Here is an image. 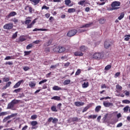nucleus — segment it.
Instances as JSON below:
<instances>
[{
	"instance_id": "obj_13",
	"label": "nucleus",
	"mask_w": 130,
	"mask_h": 130,
	"mask_svg": "<svg viewBox=\"0 0 130 130\" xmlns=\"http://www.w3.org/2000/svg\"><path fill=\"white\" fill-rule=\"evenodd\" d=\"M16 15H17V13L15 11H12L7 16V18H8V19H10L11 17H14L16 16Z\"/></svg>"
},
{
	"instance_id": "obj_15",
	"label": "nucleus",
	"mask_w": 130,
	"mask_h": 130,
	"mask_svg": "<svg viewBox=\"0 0 130 130\" xmlns=\"http://www.w3.org/2000/svg\"><path fill=\"white\" fill-rule=\"evenodd\" d=\"M48 29L46 28H35L32 30L33 32H35L36 31H48Z\"/></svg>"
},
{
	"instance_id": "obj_5",
	"label": "nucleus",
	"mask_w": 130,
	"mask_h": 130,
	"mask_svg": "<svg viewBox=\"0 0 130 130\" xmlns=\"http://www.w3.org/2000/svg\"><path fill=\"white\" fill-rule=\"evenodd\" d=\"M18 115V113H15L12 114L9 116H8L7 117H6L3 120V122H6V121H8L9 119H10V118H12L13 117H15V116H17Z\"/></svg>"
},
{
	"instance_id": "obj_52",
	"label": "nucleus",
	"mask_w": 130,
	"mask_h": 130,
	"mask_svg": "<svg viewBox=\"0 0 130 130\" xmlns=\"http://www.w3.org/2000/svg\"><path fill=\"white\" fill-rule=\"evenodd\" d=\"M57 121H58V119L56 118H54V119L53 118V121H52L53 123H56Z\"/></svg>"
},
{
	"instance_id": "obj_42",
	"label": "nucleus",
	"mask_w": 130,
	"mask_h": 130,
	"mask_svg": "<svg viewBox=\"0 0 130 130\" xmlns=\"http://www.w3.org/2000/svg\"><path fill=\"white\" fill-rule=\"evenodd\" d=\"M28 11L29 12L30 14H32V13L34 12V9L31 7H28Z\"/></svg>"
},
{
	"instance_id": "obj_50",
	"label": "nucleus",
	"mask_w": 130,
	"mask_h": 130,
	"mask_svg": "<svg viewBox=\"0 0 130 130\" xmlns=\"http://www.w3.org/2000/svg\"><path fill=\"white\" fill-rule=\"evenodd\" d=\"M21 90H22V88H18L16 89H15L13 92H15V93H19V92H21Z\"/></svg>"
},
{
	"instance_id": "obj_8",
	"label": "nucleus",
	"mask_w": 130,
	"mask_h": 130,
	"mask_svg": "<svg viewBox=\"0 0 130 130\" xmlns=\"http://www.w3.org/2000/svg\"><path fill=\"white\" fill-rule=\"evenodd\" d=\"M65 5L67 6V7H73L74 4L72 3V1L71 0H65L64 1Z\"/></svg>"
},
{
	"instance_id": "obj_55",
	"label": "nucleus",
	"mask_w": 130,
	"mask_h": 130,
	"mask_svg": "<svg viewBox=\"0 0 130 130\" xmlns=\"http://www.w3.org/2000/svg\"><path fill=\"white\" fill-rule=\"evenodd\" d=\"M5 64H8L9 66H13V62H12V61H7L5 63Z\"/></svg>"
},
{
	"instance_id": "obj_36",
	"label": "nucleus",
	"mask_w": 130,
	"mask_h": 130,
	"mask_svg": "<svg viewBox=\"0 0 130 130\" xmlns=\"http://www.w3.org/2000/svg\"><path fill=\"white\" fill-rule=\"evenodd\" d=\"M10 59H14V57L8 56L5 58V60H10Z\"/></svg>"
},
{
	"instance_id": "obj_24",
	"label": "nucleus",
	"mask_w": 130,
	"mask_h": 130,
	"mask_svg": "<svg viewBox=\"0 0 130 130\" xmlns=\"http://www.w3.org/2000/svg\"><path fill=\"white\" fill-rule=\"evenodd\" d=\"M85 4H86V0L80 1L78 3V4L80 6H85Z\"/></svg>"
},
{
	"instance_id": "obj_31",
	"label": "nucleus",
	"mask_w": 130,
	"mask_h": 130,
	"mask_svg": "<svg viewBox=\"0 0 130 130\" xmlns=\"http://www.w3.org/2000/svg\"><path fill=\"white\" fill-rule=\"evenodd\" d=\"M76 9L75 8H69L68 9V13H75Z\"/></svg>"
},
{
	"instance_id": "obj_35",
	"label": "nucleus",
	"mask_w": 130,
	"mask_h": 130,
	"mask_svg": "<svg viewBox=\"0 0 130 130\" xmlns=\"http://www.w3.org/2000/svg\"><path fill=\"white\" fill-rule=\"evenodd\" d=\"M71 83V80H64L63 82V85H69Z\"/></svg>"
},
{
	"instance_id": "obj_30",
	"label": "nucleus",
	"mask_w": 130,
	"mask_h": 130,
	"mask_svg": "<svg viewBox=\"0 0 130 130\" xmlns=\"http://www.w3.org/2000/svg\"><path fill=\"white\" fill-rule=\"evenodd\" d=\"M124 18V13H121L119 16V17H118V20H122V19H123Z\"/></svg>"
},
{
	"instance_id": "obj_62",
	"label": "nucleus",
	"mask_w": 130,
	"mask_h": 130,
	"mask_svg": "<svg viewBox=\"0 0 130 130\" xmlns=\"http://www.w3.org/2000/svg\"><path fill=\"white\" fill-rule=\"evenodd\" d=\"M32 27H33V25L31 23H30L29 24H27V28H32Z\"/></svg>"
},
{
	"instance_id": "obj_29",
	"label": "nucleus",
	"mask_w": 130,
	"mask_h": 130,
	"mask_svg": "<svg viewBox=\"0 0 130 130\" xmlns=\"http://www.w3.org/2000/svg\"><path fill=\"white\" fill-rule=\"evenodd\" d=\"M26 41V38H25V37L24 36H20L19 37V41H20V42H23V41Z\"/></svg>"
},
{
	"instance_id": "obj_21",
	"label": "nucleus",
	"mask_w": 130,
	"mask_h": 130,
	"mask_svg": "<svg viewBox=\"0 0 130 130\" xmlns=\"http://www.w3.org/2000/svg\"><path fill=\"white\" fill-rule=\"evenodd\" d=\"M51 110L53 111V112H57V108H56V106H52L51 107Z\"/></svg>"
},
{
	"instance_id": "obj_38",
	"label": "nucleus",
	"mask_w": 130,
	"mask_h": 130,
	"mask_svg": "<svg viewBox=\"0 0 130 130\" xmlns=\"http://www.w3.org/2000/svg\"><path fill=\"white\" fill-rule=\"evenodd\" d=\"M122 102L124 104H129L130 101H129L128 100H123Z\"/></svg>"
},
{
	"instance_id": "obj_61",
	"label": "nucleus",
	"mask_w": 130,
	"mask_h": 130,
	"mask_svg": "<svg viewBox=\"0 0 130 130\" xmlns=\"http://www.w3.org/2000/svg\"><path fill=\"white\" fill-rule=\"evenodd\" d=\"M40 42V40H37V41H34L32 43H34V44H39Z\"/></svg>"
},
{
	"instance_id": "obj_6",
	"label": "nucleus",
	"mask_w": 130,
	"mask_h": 130,
	"mask_svg": "<svg viewBox=\"0 0 130 130\" xmlns=\"http://www.w3.org/2000/svg\"><path fill=\"white\" fill-rule=\"evenodd\" d=\"M103 105L105 107H113V104L108 102H104Z\"/></svg>"
},
{
	"instance_id": "obj_60",
	"label": "nucleus",
	"mask_w": 130,
	"mask_h": 130,
	"mask_svg": "<svg viewBox=\"0 0 130 130\" xmlns=\"http://www.w3.org/2000/svg\"><path fill=\"white\" fill-rule=\"evenodd\" d=\"M61 103H59L57 105V109H59V110H60V108L61 107Z\"/></svg>"
},
{
	"instance_id": "obj_23",
	"label": "nucleus",
	"mask_w": 130,
	"mask_h": 130,
	"mask_svg": "<svg viewBox=\"0 0 130 130\" xmlns=\"http://www.w3.org/2000/svg\"><path fill=\"white\" fill-rule=\"evenodd\" d=\"M54 52H58L59 53V46H56L53 49Z\"/></svg>"
},
{
	"instance_id": "obj_25",
	"label": "nucleus",
	"mask_w": 130,
	"mask_h": 130,
	"mask_svg": "<svg viewBox=\"0 0 130 130\" xmlns=\"http://www.w3.org/2000/svg\"><path fill=\"white\" fill-rule=\"evenodd\" d=\"M52 42L51 41V40H49L47 42L44 44V46H45V47H47L49 46V45L51 44Z\"/></svg>"
},
{
	"instance_id": "obj_19",
	"label": "nucleus",
	"mask_w": 130,
	"mask_h": 130,
	"mask_svg": "<svg viewBox=\"0 0 130 130\" xmlns=\"http://www.w3.org/2000/svg\"><path fill=\"white\" fill-rule=\"evenodd\" d=\"M52 89L54 90V91H59V90H62L61 87H59L58 86L56 85L53 87Z\"/></svg>"
},
{
	"instance_id": "obj_49",
	"label": "nucleus",
	"mask_w": 130,
	"mask_h": 130,
	"mask_svg": "<svg viewBox=\"0 0 130 130\" xmlns=\"http://www.w3.org/2000/svg\"><path fill=\"white\" fill-rule=\"evenodd\" d=\"M17 36H18V32H16L15 34H14L12 36V39H15L17 38Z\"/></svg>"
},
{
	"instance_id": "obj_14",
	"label": "nucleus",
	"mask_w": 130,
	"mask_h": 130,
	"mask_svg": "<svg viewBox=\"0 0 130 130\" xmlns=\"http://www.w3.org/2000/svg\"><path fill=\"white\" fill-rule=\"evenodd\" d=\"M30 2H31L32 5L34 6H37L39 4L40 0H29Z\"/></svg>"
},
{
	"instance_id": "obj_64",
	"label": "nucleus",
	"mask_w": 130,
	"mask_h": 130,
	"mask_svg": "<svg viewBox=\"0 0 130 130\" xmlns=\"http://www.w3.org/2000/svg\"><path fill=\"white\" fill-rule=\"evenodd\" d=\"M49 51H50L49 48H46L45 49V52H46V53L49 52Z\"/></svg>"
},
{
	"instance_id": "obj_53",
	"label": "nucleus",
	"mask_w": 130,
	"mask_h": 130,
	"mask_svg": "<svg viewBox=\"0 0 130 130\" xmlns=\"http://www.w3.org/2000/svg\"><path fill=\"white\" fill-rule=\"evenodd\" d=\"M44 9L45 10H49V7L44 5L42 7V10H44Z\"/></svg>"
},
{
	"instance_id": "obj_51",
	"label": "nucleus",
	"mask_w": 130,
	"mask_h": 130,
	"mask_svg": "<svg viewBox=\"0 0 130 130\" xmlns=\"http://www.w3.org/2000/svg\"><path fill=\"white\" fill-rule=\"evenodd\" d=\"M37 118V115H33L31 116V119L34 120Z\"/></svg>"
},
{
	"instance_id": "obj_7",
	"label": "nucleus",
	"mask_w": 130,
	"mask_h": 130,
	"mask_svg": "<svg viewBox=\"0 0 130 130\" xmlns=\"http://www.w3.org/2000/svg\"><path fill=\"white\" fill-rule=\"evenodd\" d=\"M78 120H79V118L78 117H71L68 120V122L69 123H71V122L78 121Z\"/></svg>"
},
{
	"instance_id": "obj_45",
	"label": "nucleus",
	"mask_w": 130,
	"mask_h": 130,
	"mask_svg": "<svg viewBox=\"0 0 130 130\" xmlns=\"http://www.w3.org/2000/svg\"><path fill=\"white\" fill-rule=\"evenodd\" d=\"M11 21L12 22H14V23L15 24H17V23H18L19 22V20L17 19H16V18L12 19Z\"/></svg>"
},
{
	"instance_id": "obj_41",
	"label": "nucleus",
	"mask_w": 130,
	"mask_h": 130,
	"mask_svg": "<svg viewBox=\"0 0 130 130\" xmlns=\"http://www.w3.org/2000/svg\"><path fill=\"white\" fill-rule=\"evenodd\" d=\"M128 109H129V107L128 106L125 107L123 108L124 112H127V111H128Z\"/></svg>"
},
{
	"instance_id": "obj_10",
	"label": "nucleus",
	"mask_w": 130,
	"mask_h": 130,
	"mask_svg": "<svg viewBox=\"0 0 130 130\" xmlns=\"http://www.w3.org/2000/svg\"><path fill=\"white\" fill-rule=\"evenodd\" d=\"M111 46V43L109 41H106L105 42V48H109V47Z\"/></svg>"
},
{
	"instance_id": "obj_18",
	"label": "nucleus",
	"mask_w": 130,
	"mask_h": 130,
	"mask_svg": "<svg viewBox=\"0 0 130 130\" xmlns=\"http://www.w3.org/2000/svg\"><path fill=\"white\" fill-rule=\"evenodd\" d=\"M82 88L84 89L86 88H88V87H89V82H85L83 83V84H82Z\"/></svg>"
},
{
	"instance_id": "obj_40",
	"label": "nucleus",
	"mask_w": 130,
	"mask_h": 130,
	"mask_svg": "<svg viewBox=\"0 0 130 130\" xmlns=\"http://www.w3.org/2000/svg\"><path fill=\"white\" fill-rule=\"evenodd\" d=\"M32 47H33V44H29L26 46V49H31Z\"/></svg>"
},
{
	"instance_id": "obj_2",
	"label": "nucleus",
	"mask_w": 130,
	"mask_h": 130,
	"mask_svg": "<svg viewBox=\"0 0 130 130\" xmlns=\"http://www.w3.org/2000/svg\"><path fill=\"white\" fill-rule=\"evenodd\" d=\"M92 57L94 59H101V58L104 57V54L103 53H95L93 55Z\"/></svg>"
},
{
	"instance_id": "obj_12",
	"label": "nucleus",
	"mask_w": 130,
	"mask_h": 130,
	"mask_svg": "<svg viewBox=\"0 0 130 130\" xmlns=\"http://www.w3.org/2000/svg\"><path fill=\"white\" fill-rule=\"evenodd\" d=\"M74 104L76 106L80 107L85 105V103L82 102H75Z\"/></svg>"
},
{
	"instance_id": "obj_34",
	"label": "nucleus",
	"mask_w": 130,
	"mask_h": 130,
	"mask_svg": "<svg viewBox=\"0 0 130 130\" xmlns=\"http://www.w3.org/2000/svg\"><path fill=\"white\" fill-rule=\"evenodd\" d=\"M106 21V20H105V19L101 18V19L99 20V23L100 24H104Z\"/></svg>"
},
{
	"instance_id": "obj_37",
	"label": "nucleus",
	"mask_w": 130,
	"mask_h": 130,
	"mask_svg": "<svg viewBox=\"0 0 130 130\" xmlns=\"http://www.w3.org/2000/svg\"><path fill=\"white\" fill-rule=\"evenodd\" d=\"M101 110V106H98L95 108V111L96 112H99L100 110Z\"/></svg>"
},
{
	"instance_id": "obj_32",
	"label": "nucleus",
	"mask_w": 130,
	"mask_h": 130,
	"mask_svg": "<svg viewBox=\"0 0 130 130\" xmlns=\"http://www.w3.org/2000/svg\"><path fill=\"white\" fill-rule=\"evenodd\" d=\"M116 88L117 89V91H120L121 90H122V87H121L120 85L117 84L116 86Z\"/></svg>"
},
{
	"instance_id": "obj_20",
	"label": "nucleus",
	"mask_w": 130,
	"mask_h": 130,
	"mask_svg": "<svg viewBox=\"0 0 130 130\" xmlns=\"http://www.w3.org/2000/svg\"><path fill=\"white\" fill-rule=\"evenodd\" d=\"M8 114H10V112H2L0 113V116H5V115H8Z\"/></svg>"
},
{
	"instance_id": "obj_59",
	"label": "nucleus",
	"mask_w": 130,
	"mask_h": 130,
	"mask_svg": "<svg viewBox=\"0 0 130 130\" xmlns=\"http://www.w3.org/2000/svg\"><path fill=\"white\" fill-rule=\"evenodd\" d=\"M120 75V73H119V72H117V73H115L114 78H117V77H118Z\"/></svg>"
},
{
	"instance_id": "obj_39",
	"label": "nucleus",
	"mask_w": 130,
	"mask_h": 130,
	"mask_svg": "<svg viewBox=\"0 0 130 130\" xmlns=\"http://www.w3.org/2000/svg\"><path fill=\"white\" fill-rule=\"evenodd\" d=\"M24 23H25V25H29V24H30V23H31V20L25 19V21Z\"/></svg>"
},
{
	"instance_id": "obj_17",
	"label": "nucleus",
	"mask_w": 130,
	"mask_h": 130,
	"mask_svg": "<svg viewBox=\"0 0 130 130\" xmlns=\"http://www.w3.org/2000/svg\"><path fill=\"white\" fill-rule=\"evenodd\" d=\"M74 54H75V56H83L84 54L83 53H82L81 52L78 51V52H75L74 53Z\"/></svg>"
},
{
	"instance_id": "obj_63",
	"label": "nucleus",
	"mask_w": 130,
	"mask_h": 130,
	"mask_svg": "<svg viewBox=\"0 0 130 130\" xmlns=\"http://www.w3.org/2000/svg\"><path fill=\"white\" fill-rule=\"evenodd\" d=\"M122 125V123L121 122L118 123L117 126L116 127H121V126Z\"/></svg>"
},
{
	"instance_id": "obj_57",
	"label": "nucleus",
	"mask_w": 130,
	"mask_h": 130,
	"mask_svg": "<svg viewBox=\"0 0 130 130\" xmlns=\"http://www.w3.org/2000/svg\"><path fill=\"white\" fill-rule=\"evenodd\" d=\"M30 53H31V51H24V55H29V54H30Z\"/></svg>"
},
{
	"instance_id": "obj_9",
	"label": "nucleus",
	"mask_w": 130,
	"mask_h": 130,
	"mask_svg": "<svg viewBox=\"0 0 130 130\" xmlns=\"http://www.w3.org/2000/svg\"><path fill=\"white\" fill-rule=\"evenodd\" d=\"M21 83H24V80H21L18 81L14 86L13 88L14 89H17V88H19V86L21 85Z\"/></svg>"
},
{
	"instance_id": "obj_16",
	"label": "nucleus",
	"mask_w": 130,
	"mask_h": 130,
	"mask_svg": "<svg viewBox=\"0 0 130 130\" xmlns=\"http://www.w3.org/2000/svg\"><path fill=\"white\" fill-rule=\"evenodd\" d=\"M14 106L15 105L11 102L8 105L7 109H12V108H13Z\"/></svg>"
},
{
	"instance_id": "obj_3",
	"label": "nucleus",
	"mask_w": 130,
	"mask_h": 130,
	"mask_svg": "<svg viewBox=\"0 0 130 130\" xmlns=\"http://www.w3.org/2000/svg\"><path fill=\"white\" fill-rule=\"evenodd\" d=\"M76 33H78V30H77L76 29H73L70 30L68 32L67 36H68V37H73V36H75V35H76Z\"/></svg>"
},
{
	"instance_id": "obj_43",
	"label": "nucleus",
	"mask_w": 130,
	"mask_h": 130,
	"mask_svg": "<svg viewBox=\"0 0 130 130\" xmlns=\"http://www.w3.org/2000/svg\"><path fill=\"white\" fill-rule=\"evenodd\" d=\"M19 101L18 100H13L11 101V102L15 105V104H17L19 103Z\"/></svg>"
},
{
	"instance_id": "obj_56",
	"label": "nucleus",
	"mask_w": 130,
	"mask_h": 130,
	"mask_svg": "<svg viewBox=\"0 0 130 130\" xmlns=\"http://www.w3.org/2000/svg\"><path fill=\"white\" fill-rule=\"evenodd\" d=\"M89 108V106H86V107H85L84 109H83V111H82V112H86V111H87V110H88V109Z\"/></svg>"
},
{
	"instance_id": "obj_4",
	"label": "nucleus",
	"mask_w": 130,
	"mask_h": 130,
	"mask_svg": "<svg viewBox=\"0 0 130 130\" xmlns=\"http://www.w3.org/2000/svg\"><path fill=\"white\" fill-rule=\"evenodd\" d=\"M13 27H14V24H13L12 23H7L4 25L3 26V28L6 30H11V29H13Z\"/></svg>"
},
{
	"instance_id": "obj_27",
	"label": "nucleus",
	"mask_w": 130,
	"mask_h": 130,
	"mask_svg": "<svg viewBox=\"0 0 130 130\" xmlns=\"http://www.w3.org/2000/svg\"><path fill=\"white\" fill-rule=\"evenodd\" d=\"M92 25V23H87L86 24H84L80 27V28H88V27H90Z\"/></svg>"
},
{
	"instance_id": "obj_47",
	"label": "nucleus",
	"mask_w": 130,
	"mask_h": 130,
	"mask_svg": "<svg viewBox=\"0 0 130 130\" xmlns=\"http://www.w3.org/2000/svg\"><path fill=\"white\" fill-rule=\"evenodd\" d=\"M47 81V79H44L43 80L41 81L39 83V85H42V84H44V83H46V82Z\"/></svg>"
},
{
	"instance_id": "obj_22",
	"label": "nucleus",
	"mask_w": 130,
	"mask_h": 130,
	"mask_svg": "<svg viewBox=\"0 0 130 130\" xmlns=\"http://www.w3.org/2000/svg\"><path fill=\"white\" fill-rule=\"evenodd\" d=\"M29 86L31 87V88H33V87L36 86V83L34 81H30L29 83Z\"/></svg>"
},
{
	"instance_id": "obj_26",
	"label": "nucleus",
	"mask_w": 130,
	"mask_h": 130,
	"mask_svg": "<svg viewBox=\"0 0 130 130\" xmlns=\"http://www.w3.org/2000/svg\"><path fill=\"white\" fill-rule=\"evenodd\" d=\"M87 50V48L84 46H82L80 48V51H86Z\"/></svg>"
},
{
	"instance_id": "obj_44",
	"label": "nucleus",
	"mask_w": 130,
	"mask_h": 130,
	"mask_svg": "<svg viewBox=\"0 0 130 130\" xmlns=\"http://www.w3.org/2000/svg\"><path fill=\"white\" fill-rule=\"evenodd\" d=\"M111 69V65H108L105 67V71H109Z\"/></svg>"
},
{
	"instance_id": "obj_28",
	"label": "nucleus",
	"mask_w": 130,
	"mask_h": 130,
	"mask_svg": "<svg viewBox=\"0 0 130 130\" xmlns=\"http://www.w3.org/2000/svg\"><path fill=\"white\" fill-rule=\"evenodd\" d=\"M51 99L53 100H57V101H59V100H60V97L58 96H54L51 98Z\"/></svg>"
},
{
	"instance_id": "obj_48",
	"label": "nucleus",
	"mask_w": 130,
	"mask_h": 130,
	"mask_svg": "<svg viewBox=\"0 0 130 130\" xmlns=\"http://www.w3.org/2000/svg\"><path fill=\"white\" fill-rule=\"evenodd\" d=\"M80 74H81V70L78 69V70H77V71H76V72L75 73V76H79V75H80Z\"/></svg>"
},
{
	"instance_id": "obj_1",
	"label": "nucleus",
	"mask_w": 130,
	"mask_h": 130,
	"mask_svg": "<svg viewBox=\"0 0 130 130\" xmlns=\"http://www.w3.org/2000/svg\"><path fill=\"white\" fill-rule=\"evenodd\" d=\"M120 5H121V3H120V2L118 1H114L112 2L111 5L112 7V10H118V9H119V7H120Z\"/></svg>"
},
{
	"instance_id": "obj_11",
	"label": "nucleus",
	"mask_w": 130,
	"mask_h": 130,
	"mask_svg": "<svg viewBox=\"0 0 130 130\" xmlns=\"http://www.w3.org/2000/svg\"><path fill=\"white\" fill-rule=\"evenodd\" d=\"M67 48L64 47L60 46L59 47V53H62L64 51H67Z\"/></svg>"
},
{
	"instance_id": "obj_33",
	"label": "nucleus",
	"mask_w": 130,
	"mask_h": 130,
	"mask_svg": "<svg viewBox=\"0 0 130 130\" xmlns=\"http://www.w3.org/2000/svg\"><path fill=\"white\" fill-rule=\"evenodd\" d=\"M30 124L32 126H35V125L38 124V122L37 121H32L31 122Z\"/></svg>"
},
{
	"instance_id": "obj_58",
	"label": "nucleus",
	"mask_w": 130,
	"mask_h": 130,
	"mask_svg": "<svg viewBox=\"0 0 130 130\" xmlns=\"http://www.w3.org/2000/svg\"><path fill=\"white\" fill-rule=\"evenodd\" d=\"M11 84H12V82L11 81H9L8 83H7L6 84V87H10V86H11Z\"/></svg>"
},
{
	"instance_id": "obj_46",
	"label": "nucleus",
	"mask_w": 130,
	"mask_h": 130,
	"mask_svg": "<svg viewBox=\"0 0 130 130\" xmlns=\"http://www.w3.org/2000/svg\"><path fill=\"white\" fill-rule=\"evenodd\" d=\"M124 37H125L124 38L125 41H128V40L129 39V37H130V35H125Z\"/></svg>"
},
{
	"instance_id": "obj_54",
	"label": "nucleus",
	"mask_w": 130,
	"mask_h": 130,
	"mask_svg": "<svg viewBox=\"0 0 130 130\" xmlns=\"http://www.w3.org/2000/svg\"><path fill=\"white\" fill-rule=\"evenodd\" d=\"M29 68L28 66H25L23 67V70L24 71H25V72H27V71H28V70H29Z\"/></svg>"
}]
</instances>
